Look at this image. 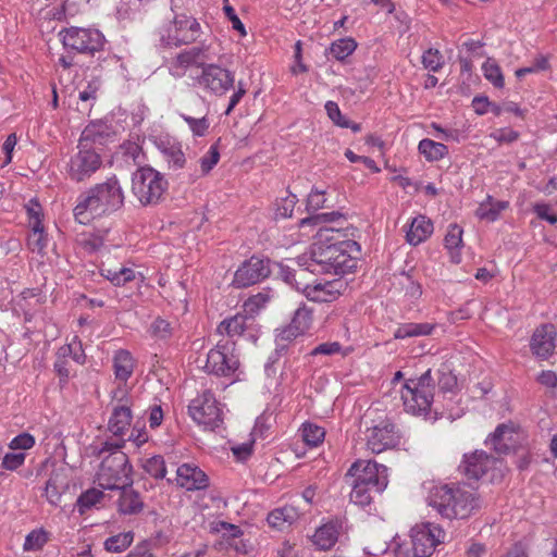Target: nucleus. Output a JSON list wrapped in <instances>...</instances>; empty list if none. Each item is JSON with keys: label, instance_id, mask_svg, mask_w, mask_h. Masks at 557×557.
<instances>
[{"label": "nucleus", "instance_id": "obj_1", "mask_svg": "<svg viewBox=\"0 0 557 557\" xmlns=\"http://www.w3.org/2000/svg\"><path fill=\"white\" fill-rule=\"evenodd\" d=\"M124 191L115 175L81 194L73 209L75 220L88 224L95 218L109 215L124 206Z\"/></svg>", "mask_w": 557, "mask_h": 557}, {"label": "nucleus", "instance_id": "obj_2", "mask_svg": "<svg viewBox=\"0 0 557 557\" xmlns=\"http://www.w3.org/2000/svg\"><path fill=\"white\" fill-rule=\"evenodd\" d=\"M428 503L443 518L466 519L480 508V499L465 485H438L431 488Z\"/></svg>", "mask_w": 557, "mask_h": 557}, {"label": "nucleus", "instance_id": "obj_3", "mask_svg": "<svg viewBox=\"0 0 557 557\" xmlns=\"http://www.w3.org/2000/svg\"><path fill=\"white\" fill-rule=\"evenodd\" d=\"M123 443L104 442L100 454L109 453L101 461L98 482L103 490H119L133 484V467L128 457L121 450Z\"/></svg>", "mask_w": 557, "mask_h": 557}, {"label": "nucleus", "instance_id": "obj_4", "mask_svg": "<svg viewBox=\"0 0 557 557\" xmlns=\"http://www.w3.org/2000/svg\"><path fill=\"white\" fill-rule=\"evenodd\" d=\"M435 380L429 369L419 377L409 379L401 388V400L408 413L436 420L437 409H433Z\"/></svg>", "mask_w": 557, "mask_h": 557}, {"label": "nucleus", "instance_id": "obj_5", "mask_svg": "<svg viewBox=\"0 0 557 557\" xmlns=\"http://www.w3.org/2000/svg\"><path fill=\"white\" fill-rule=\"evenodd\" d=\"M339 231L332 227H320L318 239L311 245L309 253L299 256L296 260L299 267H306L310 273L332 274L338 251V242L334 235Z\"/></svg>", "mask_w": 557, "mask_h": 557}, {"label": "nucleus", "instance_id": "obj_6", "mask_svg": "<svg viewBox=\"0 0 557 557\" xmlns=\"http://www.w3.org/2000/svg\"><path fill=\"white\" fill-rule=\"evenodd\" d=\"M171 11L173 18L159 29L160 46L172 48L196 42L202 33L198 20L182 12L176 0H171Z\"/></svg>", "mask_w": 557, "mask_h": 557}, {"label": "nucleus", "instance_id": "obj_7", "mask_svg": "<svg viewBox=\"0 0 557 557\" xmlns=\"http://www.w3.org/2000/svg\"><path fill=\"white\" fill-rule=\"evenodd\" d=\"M168 187L163 174L151 166H141L132 175V194L144 207L160 203Z\"/></svg>", "mask_w": 557, "mask_h": 557}, {"label": "nucleus", "instance_id": "obj_8", "mask_svg": "<svg viewBox=\"0 0 557 557\" xmlns=\"http://www.w3.org/2000/svg\"><path fill=\"white\" fill-rule=\"evenodd\" d=\"M77 151L74 152L65 166L66 176L74 183H84L100 170L103 164L99 147H87L85 144H77Z\"/></svg>", "mask_w": 557, "mask_h": 557}, {"label": "nucleus", "instance_id": "obj_9", "mask_svg": "<svg viewBox=\"0 0 557 557\" xmlns=\"http://www.w3.org/2000/svg\"><path fill=\"white\" fill-rule=\"evenodd\" d=\"M458 470L469 481H479L490 475V481L493 482L503 475V460L484 450H474L463 455Z\"/></svg>", "mask_w": 557, "mask_h": 557}, {"label": "nucleus", "instance_id": "obj_10", "mask_svg": "<svg viewBox=\"0 0 557 557\" xmlns=\"http://www.w3.org/2000/svg\"><path fill=\"white\" fill-rule=\"evenodd\" d=\"M59 36L65 49L94 55L103 49L106 38L96 28L71 26L60 30Z\"/></svg>", "mask_w": 557, "mask_h": 557}, {"label": "nucleus", "instance_id": "obj_11", "mask_svg": "<svg viewBox=\"0 0 557 557\" xmlns=\"http://www.w3.org/2000/svg\"><path fill=\"white\" fill-rule=\"evenodd\" d=\"M345 478L370 486L376 494H381L388 484L387 468L372 460H356Z\"/></svg>", "mask_w": 557, "mask_h": 557}, {"label": "nucleus", "instance_id": "obj_12", "mask_svg": "<svg viewBox=\"0 0 557 557\" xmlns=\"http://www.w3.org/2000/svg\"><path fill=\"white\" fill-rule=\"evenodd\" d=\"M366 447L372 454H381L393 449L400 443V435L391 419H381L373 422L364 431Z\"/></svg>", "mask_w": 557, "mask_h": 557}, {"label": "nucleus", "instance_id": "obj_13", "mask_svg": "<svg viewBox=\"0 0 557 557\" xmlns=\"http://www.w3.org/2000/svg\"><path fill=\"white\" fill-rule=\"evenodd\" d=\"M188 412L193 420L206 429L214 430L222 423V411L210 391H205L188 406Z\"/></svg>", "mask_w": 557, "mask_h": 557}, {"label": "nucleus", "instance_id": "obj_14", "mask_svg": "<svg viewBox=\"0 0 557 557\" xmlns=\"http://www.w3.org/2000/svg\"><path fill=\"white\" fill-rule=\"evenodd\" d=\"M197 84L215 96L225 95L234 87V73L213 63H201V74L196 77Z\"/></svg>", "mask_w": 557, "mask_h": 557}, {"label": "nucleus", "instance_id": "obj_15", "mask_svg": "<svg viewBox=\"0 0 557 557\" xmlns=\"http://www.w3.org/2000/svg\"><path fill=\"white\" fill-rule=\"evenodd\" d=\"M270 259L260 256H251L236 270L233 277V286L245 288L265 280L270 273Z\"/></svg>", "mask_w": 557, "mask_h": 557}, {"label": "nucleus", "instance_id": "obj_16", "mask_svg": "<svg viewBox=\"0 0 557 557\" xmlns=\"http://www.w3.org/2000/svg\"><path fill=\"white\" fill-rule=\"evenodd\" d=\"M444 531L433 523H422L411 530L412 552L416 557H430L444 539Z\"/></svg>", "mask_w": 557, "mask_h": 557}, {"label": "nucleus", "instance_id": "obj_17", "mask_svg": "<svg viewBox=\"0 0 557 557\" xmlns=\"http://www.w3.org/2000/svg\"><path fill=\"white\" fill-rule=\"evenodd\" d=\"M113 400L115 405L109 419L108 429L115 436H122L128 430L132 422L131 408L133 401L127 389L124 387H117L113 392Z\"/></svg>", "mask_w": 557, "mask_h": 557}, {"label": "nucleus", "instance_id": "obj_18", "mask_svg": "<svg viewBox=\"0 0 557 557\" xmlns=\"http://www.w3.org/2000/svg\"><path fill=\"white\" fill-rule=\"evenodd\" d=\"M257 326L258 325L253 317L248 315L245 312H238L235 315L221 321L216 327V332L231 338L247 336L249 339L256 342L258 337Z\"/></svg>", "mask_w": 557, "mask_h": 557}, {"label": "nucleus", "instance_id": "obj_19", "mask_svg": "<svg viewBox=\"0 0 557 557\" xmlns=\"http://www.w3.org/2000/svg\"><path fill=\"white\" fill-rule=\"evenodd\" d=\"M345 519L333 517L317 528L311 537L313 545L320 550H330L335 546L344 531Z\"/></svg>", "mask_w": 557, "mask_h": 557}, {"label": "nucleus", "instance_id": "obj_20", "mask_svg": "<svg viewBox=\"0 0 557 557\" xmlns=\"http://www.w3.org/2000/svg\"><path fill=\"white\" fill-rule=\"evenodd\" d=\"M360 255V245L351 239L338 242V251L335 255L336 261L332 274L344 275L357 268V259Z\"/></svg>", "mask_w": 557, "mask_h": 557}, {"label": "nucleus", "instance_id": "obj_21", "mask_svg": "<svg viewBox=\"0 0 557 557\" xmlns=\"http://www.w3.org/2000/svg\"><path fill=\"white\" fill-rule=\"evenodd\" d=\"M176 483L187 491H199L209 486V478L196 465L183 463L176 469Z\"/></svg>", "mask_w": 557, "mask_h": 557}, {"label": "nucleus", "instance_id": "obj_22", "mask_svg": "<svg viewBox=\"0 0 557 557\" xmlns=\"http://www.w3.org/2000/svg\"><path fill=\"white\" fill-rule=\"evenodd\" d=\"M345 284L339 280L327 281L325 283L305 284L302 294L314 302H331L339 295Z\"/></svg>", "mask_w": 557, "mask_h": 557}, {"label": "nucleus", "instance_id": "obj_23", "mask_svg": "<svg viewBox=\"0 0 557 557\" xmlns=\"http://www.w3.org/2000/svg\"><path fill=\"white\" fill-rule=\"evenodd\" d=\"M530 348L537 358L547 359L555 349V331L552 324L537 327L530 341Z\"/></svg>", "mask_w": 557, "mask_h": 557}, {"label": "nucleus", "instance_id": "obj_24", "mask_svg": "<svg viewBox=\"0 0 557 557\" xmlns=\"http://www.w3.org/2000/svg\"><path fill=\"white\" fill-rule=\"evenodd\" d=\"M513 428L510 424L502 423L488 435L485 445L493 448L499 455H507L513 445Z\"/></svg>", "mask_w": 557, "mask_h": 557}, {"label": "nucleus", "instance_id": "obj_25", "mask_svg": "<svg viewBox=\"0 0 557 557\" xmlns=\"http://www.w3.org/2000/svg\"><path fill=\"white\" fill-rule=\"evenodd\" d=\"M112 136L110 126L103 122H92L82 132L78 143L87 147L103 146Z\"/></svg>", "mask_w": 557, "mask_h": 557}, {"label": "nucleus", "instance_id": "obj_26", "mask_svg": "<svg viewBox=\"0 0 557 557\" xmlns=\"http://www.w3.org/2000/svg\"><path fill=\"white\" fill-rule=\"evenodd\" d=\"M121 491L117 507L122 515H137L144 509V502L140 494L135 490L127 487L119 488Z\"/></svg>", "mask_w": 557, "mask_h": 557}, {"label": "nucleus", "instance_id": "obj_27", "mask_svg": "<svg viewBox=\"0 0 557 557\" xmlns=\"http://www.w3.org/2000/svg\"><path fill=\"white\" fill-rule=\"evenodd\" d=\"M433 233V223L424 215L414 218L406 234V239L410 245L417 246L425 240Z\"/></svg>", "mask_w": 557, "mask_h": 557}, {"label": "nucleus", "instance_id": "obj_28", "mask_svg": "<svg viewBox=\"0 0 557 557\" xmlns=\"http://www.w3.org/2000/svg\"><path fill=\"white\" fill-rule=\"evenodd\" d=\"M225 341H220L207 355L205 369L208 373L216 376H228V367L222 368V360L226 358Z\"/></svg>", "mask_w": 557, "mask_h": 557}, {"label": "nucleus", "instance_id": "obj_29", "mask_svg": "<svg viewBox=\"0 0 557 557\" xmlns=\"http://www.w3.org/2000/svg\"><path fill=\"white\" fill-rule=\"evenodd\" d=\"M67 487L69 484L65 475L61 472H52L46 482L45 487L48 502L53 506H58L62 494L67 490Z\"/></svg>", "mask_w": 557, "mask_h": 557}, {"label": "nucleus", "instance_id": "obj_30", "mask_svg": "<svg viewBox=\"0 0 557 557\" xmlns=\"http://www.w3.org/2000/svg\"><path fill=\"white\" fill-rule=\"evenodd\" d=\"M436 324L435 323H403L399 324L398 327L394 331V338L395 339H406L410 337H419V336H428L433 333L435 330Z\"/></svg>", "mask_w": 557, "mask_h": 557}, {"label": "nucleus", "instance_id": "obj_31", "mask_svg": "<svg viewBox=\"0 0 557 557\" xmlns=\"http://www.w3.org/2000/svg\"><path fill=\"white\" fill-rule=\"evenodd\" d=\"M159 148L170 169L180 170L184 168L186 158L181 144L171 140H162L159 144Z\"/></svg>", "mask_w": 557, "mask_h": 557}, {"label": "nucleus", "instance_id": "obj_32", "mask_svg": "<svg viewBox=\"0 0 557 557\" xmlns=\"http://www.w3.org/2000/svg\"><path fill=\"white\" fill-rule=\"evenodd\" d=\"M299 517L298 511L293 506H284L272 510L267 518L268 523L278 530L292 525Z\"/></svg>", "mask_w": 557, "mask_h": 557}, {"label": "nucleus", "instance_id": "obj_33", "mask_svg": "<svg viewBox=\"0 0 557 557\" xmlns=\"http://www.w3.org/2000/svg\"><path fill=\"white\" fill-rule=\"evenodd\" d=\"M462 233L463 231L458 224H450L444 238L445 248L449 251L454 263L461 261Z\"/></svg>", "mask_w": 557, "mask_h": 557}, {"label": "nucleus", "instance_id": "obj_34", "mask_svg": "<svg viewBox=\"0 0 557 557\" xmlns=\"http://www.w3.org/2000/svg\"><path fill=\"white\" fill-rule=\"evenodd\" d=\"M113 368L115 377L126 382L134 371V359L132 355L124 349L117 350L113 358Z\"/></svg>", "mask_w": 557, "mask_h": 557}, {"label": "nucleus", "instance_id": "obj_35", "mask_svg": "<svg viewBox=\"0 0 557 557\" xmlns=\"http://www.w3.org/2000/svg\"><path fill=\"white\" fill-rule=\"evenodd\" d=\"M508 206V201H494L491 196H487L486 201L482 202L476 209V216L487 222H494L498 219L500 212L506 210Z\"/></svg>", "mask_w": 557, "mask_h": 557}, {"label": "nucleus", "instance_id": "obj_36", "mask_svg": "<svg viewBox=\"0 0 557 557\" xmlns=\"http://www.w3.org/2000/svg\"><path fill=\"white\" fill-rule=\"evenodd\" d=\"M207 50L208 47L203 44L200 46H195L188 50H184L181 53H178L176 61L178 65L184 67L196 65L201 69V63H206L205 60L207 59Z\"/></svg>", "mask_w": 557, "mask_h": 557}, {"label": "nucleus", "instance_id": "obj_37", "mask_svg": "<svg viewBox=\"0 0 557 557\" xmlns=\"http://www.w3.org/2000/svg\"><path fill=\"white\" fill-rule=\"evenodd\" d=\"M419 152L428 160V161H438L443 159L448 153V148L446 145L442 143L434 141L429 138H424L419 143L418 146Z\"/></svg>", "mask_w": 557, "mask_h": 557}, {"label": "nucleus", "instance_id": "obj_38", "mask_svg": "<svg viewBox=\"0 0 557 557\" xmlns=\"http://www.w3.org/2000/svg\"><path fill=\"white\" fill-rule=\"evenodd\" d=\"M178 324L176 322H170L161 317L153 320L150 325L151 335L160 341H168L177 331Z\"/></svg>", "mask_w": 557, "mask_h": 557}, {"label": "nucleus", "instance_id": "obj_39", "mask_svg": "<svg viewBox=\"0 0 557 557\" xmlns=\"http://www.w3.org/2000/svg\"><path fill=\"white\" fill-rule=\"evenodd\" d=\"M352 490L350 492V502L359 507H367L372 503L373 495L376 494L370 486L349 480Z\"/></svg>", "mask_w": 557, "mask_h": 557}, {"label": "nucleus", "instance_id": "obj_40", "mask_svg": "<svg viewBox=\"0 0 557 557\" xmlns=\"http://www.w3.org/2000/svg\"><path fill=\"white\" fill-rule=\"evenodd\" d=\"M357 48V42L350 37L341 38L329 48V53L338 61H344L349 57Z\"/></svg>", "mask_w": 557, "mask_h": 557}, {"label": "nucleus", "instance_id": "obj_41", "mask_svg": "<svg viewBox=\"0 0 557 557\" xmlns=\"http://www.w3.org/2000/svg\"><path fill=\"white\" fill-rule=\"evenodd\" d=\"M32 227V233L28 235L27 245L33 252L44 253L47 246V236L44 232V224L41 221H36Z\"/></svg>", "mask_w": 557, "mask_h": 557}, {"label": "nucleus", "instance_id": "obj_42", "mask_svg": "<svg viewBox=\"0 0 557 557\" xmlns=\"http://www.w3.org/2000/svg\"><path fill=\"white\" fill-rule=\"evenodd\" d=\"M437 385L442 393H455L458 388L457 376L448 364H442L437 370Z\"/></svg>", "mask_w": 557, "mask_h": 557}, {"label": "nucleus", "instance_id": "obj_43", "mask_svg": "<svg viewBox=\"0 0 557 557\" xmlns=\"http://www.w3.org/2000/svg\"><path fill=\"white\" fill-rule=\"evenodd\" d=\"M144 471L156 480H162L166 475V462L161 455H154L143 463Z\"/></svg>", "mask_w": 557, "mask_h": 557}, {"label": "nucleus", "instance_id": "obj_44", "mask_svg": "<svg viewBox=\"0 0 557 557\" xmlns=\"http://www.w3.org/2000/svg\"><path fill=\"white\" fill-rule=\"evenodd\" d=\"M134 540L132 531L110 536L104 542V548L111 553H121L131 546Z\"/></svg>", "mask_w": 557, "mask_h": 557}, {"label": "nucleus", "instance_id": "obj_45", "mask_svg": "<svg viewBox=\"0 0 557 557\" xmlns=\"http://www.w3.org/2000/svg\"><path fill=\"white\" fill-rule=\"evenodd\" d=\"M103 492L97 488H89L82 493L76 500V508L81 515L96 506L102 498Z\"/></svg>", "mask_w": 557, "mask_h": 557}, {"label": "nucleus", "instance_id": "obj_46", "mask_svg": "<svg viewBox=\"0 0 557 557\" xmlns=\"http://www.w3.org/2000/svg\"><path fill=\"white\" fill-rule=\"evenodd\" d=\"M342 218L343 214L338 211L314 213L301 219L299 222V227L304 228L306 226L323 225L326 223L335 222Z\"/></svg>", "mask_w": 557, "mask_h": 557}, {"label": "nucleus", "instance_id": "obj_47", "mask_svg": "<svg viewBox=\"0 0 557 557\" xmlns=\"http://www.w3.org/2000/svg\"><path fill=\"white\" fill-rule=\"evenodd\" d=\"M280 267V276L283 278L284 282L287 284L294 286L296 289L302 292V287L305 284H301L298 278H301L304 275H306L309 270L306 269V267H300V269L297 271L288 265L285 264H278Z\"/></svg>", "mask_w": 557, "mask_h": 557}, {"label": "nucleus", "instance_id": "obj_48", "mask_svg": "<svg viewBox=\"0 0 557 557\" xmlns=\"http://www.w3.org/2000/svg\"><path fill=\"white\" fill-rule=\"evenodd\" d=\"M77 245L87 253H96L103 246V237L95 233H83L77 238Z\"/></svg>", "mask_w": 557, "mask_h": 557}, {"label": "nucleus", "instance_id": "obj_49", "mask_svg": "<svg viewBox=\"0 0 557 557\" xmlns=\"http://www.w3.org/2000/svg\"><path fill=\"white\" fill-rule=\"evenodd\" d=\"M102 275L115 286H122L135 278L134 270L120 268L119 270H102Z\"/></svg>", "mask_w": 557, "mask_h": 557}, {"label": "nucleus", "instance_id": "obj_50", "mask_svg": "<svg viewBox=\"0 0 557 557\" xmlns=\"http://www.w3.org/2000/svg\"><path fill=\"white\" fill-rule=\"evenodd\" d=\"M301 433L304 442L312 447L321 444L325 436L324 429L312 423L302 424Z\"/></svg>", "mask_w": 557, "mask_h": 557}, {"label": "nucleus", "instance_id": "obj_51", "mask_svg": "<svg viewBox=\"0 0 557 557\" xmlns=\"http://www.w3.org/2000/svg\"><path fill=\"white\" fill-rule=\"evenodd\" d=\"M70 354H72L71 345L61 347L59 350V357L53 364L54 371L59 375L61 383H66L70 376V371L67 368L69 362L65 359V357Z\"/></svg>", "mask_w": 557, "mask_h": 557}, {"label": "nucleus", "instance_id": "obj_52", "mask_svg": "<svg viewBox=\"0 0 557 557\" xmlns=\"http://www.w3.org/2000/svg\"><path fill=\"white\" fill-rule=\"evenodd\" d=\"M296 329L301 331V333H306L312 323V309L307 306H300L294 313L293 319L290 321Z\"/></svg>", "mask_w": 557, "mask_h": 557}, {"label": "nucleus", "instance_id": "obj_53", "mask_svg": "<svg viewBox=\"0 0 557 557\" xmlns=\"http://www.w3.org/2000/svg\"><path fill=\"white\" fill-rule=\"evenodd\" d=\"M484 77L496 88H503L505 85L504 76L499 65L490 59L482 65Z\"/></svg>", "mask_w": 557, "mask_h": 557}, {"label": "nucleus", "instance_id": "obj_54", "mask_svg": "<svg viewBox=\"0 0 557 557\" xmlns=\"http://www.w3.org/2000/svg\"><path fill=\"white\" fill-rule=\"evenodd\" d=\"M325 191L313 187L307 197L306 209L310 214H314L322 208H327Z\"/></svg>", "mask_w": 557, "mask_h": 557}, {"label": "nucleus", "instance_id": "obj_55", "mask_svg": "<svg viewBox=\"0 0 557 557\" xmlns=\"http://www.w3.org/2000/svg\"><path fill=\"white\" fill-rule=\"evenodd\" d=\"M422 64L426 70L438 72L444 65V57L437 49L430 48L422 55Z\"/></svg>", "mask_w": 557, "mask_h": 557}, {"label": "nucleus", "instance_id": "obj_56", "mask_svg": "<svg viewBox=\"0 0 557 557\" xmlns=\"http://www.w3.org/2000/svg\"><path fill=\"white\" fill-rule=\"evenodd\" d=\"M226 358L222 360V368L228 367V376L235 374V372L239 368V358L235 354V342L234 341H225V349H224Z\"/></svg>", "mask_w": 557, "mask_h": 557}, {"label": "nucleus", "instance_id": "obj_57", "mask_svg": "<svg viewBox=\"0 0 557 557\" xmlns=\"http://www.w3.org/2000/svg\"><path fill=\"white\" fill-rule=\"evenodd\" d=\"M268 294L259 293L257 295H253L244 302V312L255 318V315L268 302Z\"/></svg>", "mask_w": 557, "mask_h": 557}, {"label": "nucleus", "instance_id": "obj_58", "mask_svg": "<svg viewBox=\"0 0 557 557\" xmlns=\"http://www.w3.org/2000/svg\"><path fill=\"white\" fill-rule=\"evenodd\" d=\"M220 160V152L215 145H212L208 152L199 159L201 175L208 174Z\"/></svg>", "mask_w": 557, "mask_h": 557}, {"label": "nucleus", "instance_id": "obj_59", "mask_svg": "<svg viewBox=\"0 0 557 557\" xmlns=\"http://www.w3.org/2000/svg\"><path fill=\"white\" fill-rule=\"evenodd\" d=\"M183 120L188 124L195 136H205L209 128V121L206 116L196 119L186 114H182Z\"/></svg>", "mask_w": 557, "mask_h": 557}, {"label": "nucleus", "instance_id": "obj_60", "mask_svg": "<svg viewBox=\"0 0 557 557\" xmlns=\"http://www.w3.org/2000/svg\"><path fill=\"white\" fill-rule=\"evenodd\" d=\"M46 542V533L41 530H34L26 536L23 548L26 552L37 550L40 549Z\"/></svg>", "mask_w": 557, "mask_h": 557}, {"label": "nucleus", "instance_id": "obj_61", "mask_svg": "<svg viewBox=\"0 0 557 557\" xmlns=\"http://www.w3.org/2000/svg\"><path fill=\"white\" fill-rule=\"evenodd\" d=\"M101 82L99 78H92L86 85V87L78 92V99L82 102L91 101L90 107H92L94 102L97 100V95L100 89Z\"/></svg>", "mask_w": 557, "mask_h": 557}, {"label": "nucleus", "instance_id": "obj_62", "mask_svg": "<svg viewBox=\"0 0 557 557\" xmlns=\"http://www.w3.org/2000/svg\"><path fill=\"white\" fill-rule=\"evenodd\" d=\"M297 203L296 195H289L285 198H282L280 202L276 205L275 214L277 218H289L293 214L294 208Z\"/></svg>", "mask_w": 557, "mask_h": 557}, {"label": "nucleus", "instance_id": "obj_63", "mask_svg": "<svg viewBox=\"0 0 557 557\" xmlns=\"http://www.w3.org/2000/svg\"><path fill=\"white\" fill-rule=\"evenodd\" d=\"M25 453H8L2 458V468L14 471L18 469L25 461Z\"/></svg>", "mask_w": 557, "mask_h": 557}, {"label": "nucleus", "instance_id": "obj_64", "mask_svg": "<svg viewBox=\"0 0 557 557\" xmlns=\"http://www.w3.org/2000/svg\"><path fill=\"white\" fill-rule=\"evenodd\" d=\"M35 445V437L29 433H21L15 436L9 444V447L13 450L16 449H30Z\"/></svg>", "mask_w": 557, "mask_h": 557}]
</instances>
